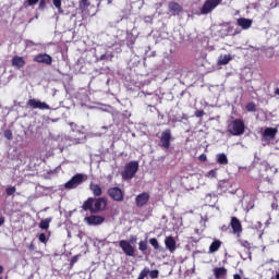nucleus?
Here are the masks:
<instances>
[{
    "label": "nucleus",
    "mask_w": 279,
    "mask_h": 279,
    "mask_svg": "<svg viewBox=\"0 0 279 279\" xmlns=\"http://www.w3.org/2000/svg\"><path fill=\"white\" fill-rule=\"evenodd\" d=\"M4 137H7L8 141H12V138H14V136L12 135V130H5Z\"/></svg>",
    "instance_id": "33"
},
{
    "label": "nucleus",
    "mask_w": 279,
    "mask_h": 279,
    "mask_svg": "<svg viewBox=\"0 0 279 279\" xmlns=\"http://www.w3.org/2000/svg\"><path fill=\"white\" fill-rule=\"evenodd\" d=\"M78 259H80V256H77V255L73 256L72 259H71V262H70L71 267H73V265H74L75 263H77Z\"/></svg>",
    "instance_id": "40"
},
{
    "label": "nucleus",
    "mask_w": 279,
    "mask_h": 279,
    "mask_svg": "<svg viewBox=\"0 0 279 279\" xmlns=\"http://www.w3.org/2000/svg\"><path fill=\"white\" fill-rule=\"evenodd\" d=\"M148 275H149V278L156 279L160 276V271L158 269L149 270Z\"/></svg>",
    "instance_id": "28"
},
{
    "label": "nucleus",
    "mask_w": 279,
    "mask_h": 279,
    "mask_svg": "<svg viewBox=\"0 0 279 279\" xmlns=\"http://www.w3.org/2000/svg\"><path fill=\"white\" fill-rule=\"evenodd\" d=\"M107 194L109 195V197L111 199H113V202H123L124 199V194H123V190H121L120 187H110L107 191Z\"/></svg>",
    "instance_id": "8"
},
{
    "label": "nucleus",
    "mask_w": 279,
    "mask_h": 279,
    "mask_svg": "<svg viewBox=\"0 0 279 279\" xmlns=\"http://www.w3.org/2000/svg\"><path fill=\"white\" fill-rule=\"evenodd\" d=\"M28 250H29V252H34V250H36V245L32 242V243L28 245Z\"/></svg>",
    "instance_id": "42"
},
{
    "label": "nucleus",
    "mask_w": 279,
    "mask_h": 279,
    "mask_svg": "<svg viewBox=\"0 0 279 279\" xmlns=\"http://www.w3.org/2000/svg\"><path fill=\"white\" fill-rule=\"evenodd\" d=\"M232 60V54H221L218 58V66H226V64H229Z\"/></svg>",
    "instance_id": "20"
},
{
    "label": "nucleus",
    "mask_w": 279,
    "mask_h": 279,
    "mask_svg": "<svg viewBox=\"0 0 279 279\" xmlns=\"http://www.w3.org/2000/svg\"><path fill=\"white\" fill-rule=\"evenodd\" d=\"M275 95H279V88L275 90Z\"/></svg>",
    "instance_id": "48"
},
{
    "label": "nucleus",
    "mask_w": 279,
    "mask_h": 279,
    "mask_svg": "<svg viewBox=\"0 0 279 279\" xmlns=\"http://www.w3.org/2000/svg\"><path fill=\"white\" fill-rule=\"evenodd\" d=\"M195 117H197L198 119L204 117V110H196L195 111Z\"/></svg>",
    "instance_id": "41"
},
{
    "label": "nucleus",
    "mask_w": 279,
    "mask_h": 279,
    "mask_svg": "<svg viewBox=\"0 0 279 279\" xmlns=\"http://www.w3.org/2000/svg\"><path fill=\"white\" fill-rule=\"evenodd\" d=\"M52 221V218H46V219H43L40 222H39V228L40 230H47L49 228V225L51 223Z\"/></svg>",
    "instance_id": "24"
},
{
    "label": "nucleus",
    "mask_w": 279,
    "mask_h": 279,
    "mask_svg": "<svg viewBox=\"0 0 279 279\" xmlns=\"http://www.w3.org/2000/svg\"><path fill=\"white\" fill-rule=\"evenodd\" d=\"M138 171V161H130L125 165L124 171L122 172L123 180H132Z\"/></svg>",
    "instance_id": "3"
},
{
    "label": "nucleus",
    "mask_w": 279,
    "mask_h": 279,
    "mask_svg": "<svg viewBox=\"0 0 279 279\" xmlns=\"http://www.w3.org/2000/svg\"><path fill=\"white\" fill-rule=\"evenodd\" d=\"M276 278L279 279V272L276 275Z\"/></svg>",
    "instance_id": "49"
},
{
    "label": "nucleus",
    "mask_w": 279,
    "mask_h": 279,
    "mask_svg": "<svg viewBox=\"0 0 279 279\" xmlns=\"http://www.w3.org/2000/svg\"><path fill=\"white\" fill-rule=\"evenodd\" d=\"M236 23L240 27H242V29H250V27H252L253 21L250 19L240 17L238 19Z\"/></svg>",
    "instance_id": "17"
},
{
    "label": "nucleus",
    "mask_w": 279,
    "mask_h": 279,
    "mask_svg": "<svg viewBox=\"0 0 279 279\" xmlns=\"http://www.w3.org/2000/svg\"><path fill=\"white\" fill-rule=\"evenodd\" d=\"M230 227L233 230V234L241 236L243 232V226L241 225V220L236 217H231Z\"/></svg>",
    "instance_id": "13"
},
{
    "label": "nucleus",
    "mask_w": 279,
    "mask_h": 279,
    "mask_svg": "<svg viewBox=\"0 0 279 279\" xmlns=\"http://www.w3.org/2000/svg\"><path fill=\"white\" fill-rule=\"evenodd\" d=\"M26 106L27 108H32L33 110H51V107L47 102H43L36 98L28 99Z\"/></svg>",
    "instance_id": "5"
},
{
    "label": "nucleus",
    "mask_w": 279,
    "mask_h": 279,
    "mask_svg": "<svg viewBox=\"0 0 279 279\" xmlns=\"http://www.w3.org/2000/svg\"><path fill=\"white\" fill-rule=\"evenodd\" d=\"M84 221L87 226H101L106 221V218L104 216L90 215L85 217Z\"/></svg>",
    "instance_id": "11"
},
{
    "label": "nucleus",
    "mask_w": 279,
    "mask_h": 279,
    "mask_svg": "<svg viewBox=\"0 0 279 279\" xmlns=\"http://www.w3.org/2000/svg\"><path fill=\"white\" fill-rule=\"evenodd\" d=\"M233 279H242V278H241V275L235 274V275H233Z\"/></svg>",
    "instance_id": "46"
},
{
    "label": "nucleus",
    "mask_w": 279,
    "mask_h": 279,
    "mask_svg": "<svg viewBox=\"0 0 279 279\" xmlns=\"http://www.w3.org/2000/svg\"><path fill=\"white\" fill-rule=\"evenodd\" d=\"M172 135H171V130L170 129H166L160 136V147L162 149H169L171 147V140H172Z\"/></svg>",
    "instance_id": "7"
},
{
    "label": "nucleus",
    "mask_w": 279,
    "mask_h": 279,
    "mask_svg": "<svg viewBox=\"0 0 279 279\" xmlns=\"http://www.w3.org/2000/svg\"><path fill=\"white\" fill-rule=\"evenodd\" d=\"M221 3V0H207L201 9L202 14H210Z\"/></svg>",
    "instance_id": "9"
},
{
    "label": "nucleus",
    "mask_w": 279,
    "mask_h": 279,
    "mask_svg": "<svg viewBox=\"0 0 279 279\" xmlns=\"http://www.w3.org/2000/svg\"><path fill=\"white\" fill-rule=\"evenodd\" d=\"M239 243L242 247L250 250V242L247 240H239Z\"/></svg>",
    "instance_id": "34"
},
{
    "label": "nucleus",
    "mask_w": 279,
    "mask_h": 279,
    "mask_svg": "<svg viewBox=\"0 0 279 279\" xmlns=\"http://www.w3.org/2000/svg\"><path fill=\"white\" fill-rule=\"evenodd\" d=\"M108 57L106 54L100 56V60H106Z\"/></svg>",
    "instance_id": "47"
},
{
    "label": "nucleus",
    "mask_w": 279,
    "mask_h": 279,
    "mask_svg": "<svg viewBox=\"0 0 279 279\" xmlns=\"http://www.w3.org/2000/svg\"><path fill=\"white\" fill-rule=\"evenodd\" d=\"M218 165H228V156L220 153L216 156Z\"/></svg>",
    "instance_id": "22"
},
{
    "label": "nucleus",
    "mask_w": 279,
    "mask_h": 279,
    "mask_svg": "<svg viewBox=\"0 0 279 279\" xmlns=\"http://www.w3.org/2000/svg\"><path fill=\"white\" fill-rule=\"evenodd\" d=\"M165 245H166V250H168L170 252V254H173V252H175L178 250L175 239L171 235L166 236Z\"/></svg>",
    "instance_id": "15"
},
{
    "label": "nucleus",
    "mask_w": 279,
    "mask_h": 279,
    "mask_svg": "<svg viewBox=\"0 0 279 279\" xmlns=\"http://www.w3.org/2000/svg\"><path fill=\"white\" fill-rule=\"evenodd\" d=\"M136 241H137L136 235H131L130 243H136Z\"/></svg>",
    "instance_id": "43"
},
{
    "label": "nucleus",
    "mask_w": 279,
    "mask_h": 279,
    "mask_svg": "<svg viewBox=\"0 0 279 279\" xmlns=\"http://www.w3.org/2000/svg\"><path fill=\"white\" fill-rule=\"evenodd\" d=\"M263 184H265L264 182H260V184L258 185V191L259 193H271V190L270 189H265L263 187Z\"/></svg>",
    "instance_id": "32"
},
{
    "label": "nucleus",
    "mask_w": 279,
    "mask_h": 279,
    "mask_svg": "<svg viewBox=\"0 0 279 279\" xmlns=\"http://www.w3.org/2000/svg\"><path fill=\"white\" fill-rule=\"evenodd\" d=\"M38 1H40V0H26L24 2V8H29L32 5H36V3H38Z\"/></svg>",
    "instance_id": "31"
},
{
    "label": "nucleus",
    "mask_w": 279,
    "mask_h": 279,
    "mask_svg": "<svg viewBox=\"0 0 279 279\" xmlns=\"http://www.w3.org/2000/svg\"><path fill=\"white\" fill-rule=\"evenodd\" d=\"M26 46L27 47H38V44L34 43V40L27 39L26 40Z\"/></svg>",
    "instance_id": "37"
},
{
    "label": "nucleus",
    "mask_w": 279,
    "mask_h": 279,
    "mask_svg": "<svg viewBox=\"0 0 279 279\" xmlns=\"http://www.w3.org/2000/svg\"><path fill=\"white\" fill-rule=\"evenodd\" d=\"M206 178H217V170H210L207 172Z\"/></svg>",
    "instance_id": "35"
},
{
    "label": "nucleus",
    "mask_w": 279,
    "mask_h": 279,
    "mask_svg": "<svg viewBox=\"0 0 279 279\" xmlns=\"http://www.w3.org/2000/svg\"><path fill=\"white\" fill-rule=\"evenodd\" d=\"M83 182H84V174L76 173L74 177L71 178V180H69L64 184V189H66L68 191L77 189V186H80V184H82Z\"/></svg>",
    "instance_id": "4"
},
{
    "label": "nucleus",
    "mask_w": 279,
    "mask_h": 279,
    "mask_svg": "<svg viewBox=\"0 0 279 279\" xmlns=\"http://www.w3.org/2000/svg\"><path fill=\"white\" fill-rule=\"evenodd\" d=\"M5 223V217L0 216V226H3Z\"/></svg>",
    "instance_id": "44"
},
{
    "label": "nucleus",
    "mask_w": 279,
    "mask_h": 279,
    "mask_svg": "<svg viewBox=\"0 0 279 279\" xmlns=\"http://www.w3.org/2000/svg\"><path fill=\"white\" fill-rule=\"evenodd\" d=\"M214 276L216 279L223 278V276H228V269L223 267L214 268Z\"/></svg>",
    "instance_id": "21"
},
{
    "label": "nucleus",
    "mask_w": 279,
    "mask_h": 279,
    "mask_svg": "<svg viewBox=\"0 0 279 279\" xmlns=\"http://www.w3.org/2000/svg\"><path fill=\"white\" fill-rule=\"evenodd\" d=\"M135 203L137 208H143V206H147L149 203V193L143 192L142 194L137 195L135 198Z\"/></svg>",
    "instance_id": "14"
},
{
    "label": "nucleus",
    "mask_w": 279,
    "mask_h": 279,
    "mask_svg": "<svg viewBox=\"0 0 279 279\" xmlns=\"http://www.w3.org/2000/svg\"><path fill=\"white\" fill-rule=\"evenodd\" d=\"M168 11L172 16H178L182 14V12H184V9L182 8V5H180V3L171 1L168 3Z\"/></svg>",
    "instance_id": "12"
},
{
    "label": "nucleus",
    "mask_w": 279,
    "mask_h": 279,
    "mask_svg": "<svg viewBox=\"0 0 279 279\" xmlns=\"http://www.w3.org/2000/svg\"><path fill=\"white\" fill-rule=\"evenodd\" d=\"M227 131L232 136H243L245 134V121L235 119L228 124Z\"/></svg>",
    "instance_id": "2"
},
{
    "label": "nucleus",
    "mask_w": 279,
    "mask_h": 279,
    "mask_svg": "<svg viewBox=\"0 0 279 279\" xmlns=\"http://www.w3.org/2000/svg\"><path fill=\"white\" fill-rule=\"evenodd\" d=\"M119 247H121L122 252L125 253L126 256L134 257L136 256V248L132 246V243L128 240L119 241Z\"/></svg>",
    "instance_id": "6"
},
{
    "label": "nucleus",
    "mask_w": 279,
    "mask_h": 279,
    "mask_svg": "<svg viewBox=\"0 0 279 279\" xmlns=\"http://www.w3.org/2000/svg\"><path fill=\"white\" fill-rule=\"evenodd\" d=\"M276 134H278L277 128H266L263 132V137L274 141V138H276Z\"/></svg>",
    "instance_id": "16"
},
{
    "label": "nucleus",
    "mask_w": 279,
    "mask_h": 279,
    "mask_svg": "<svg viewBox=\"0 0 279 279\" xmlns=\"http://www.w3.org/2000/svg\"><path fill=\"white\" fill-rule=\"evenodd\" d=\"M221 245H223V242H221V240L215 239L209 245V254H215V252H219Z\"/></svg>",
    "instance_id": "19"
},
{
    "label": "nucleus",
    "mask_w": 279,
    "mask_h": 279,
    "mask_svg": "<svg viewBox=\"0 0 279 279\" xmlns=\"http://www.w3.org/2000/svg\"><path fill=\"white\" fill-rule=\"evenodd\" d=\"M7 195L10 197V195H14L16 193V187L15 186H9L5 189Z\"/></svg>",
    "instance_id": "30"
},
{
    "label": "nucleus",
    "mask_w": 279,
    "mask_h": 279,
    "mask_svg": "<svg viewBox=\"0 0 279 279\" xmlns=\"http://www.w3.org/2000/svg\"><path fill=\"white\" fill-rule=\"evenodd\" d=\"M149 245L147 244V240H142L138 242V250L142 254H147Z\"/></svg>",
    "instance_id": "23"
},
{
    "label": "nucleus",
    "mask_w": 279,
    "mask_h": 279,
    "mask_svg": "<svg viewBox=\"0 0 279 279\" xmlns=\"http://www.w3.org/2000/svg\"><path fill=\"white\" fill-rule=\"evenodd\" d=\"M245 108L247 112H256V104L254 101L247 102Z\"/></svg>",
    "instance_id": "27"
},
{
    "label": "nucleus",
    "mask_w": 279,
    "mask_h": 279,
    "mask_svg": "<svg viewBox=\"0 0 279 279\" xmlns=\"http://www.w3.org/2000/svg\"><path fill=\"white\" fill-rule=\"evenodd\" d=\"M39 241H40V243H47V234L40 233L39 234Z\"/></svg>",
    "instance_id": "38"
},
{
    "label": "nucleus",
    "mask_w": 279,
    "mask_h": 279,
    "mask_svg": "<svg viewBox=\"0 0 279 279\" xmlns=\"http://www.w3.org/2000/svg\"><path fill=\"white\" fill-rule=\"evenodd\" d=\"M52 3L59 12H62V0H52Z\"/></svg>",
    "instance_id": "29"
},
{
    "label": "nucleus",
    "mask_w": 279,
    "mask_h": 279,
    "mask_svg": "<svg viewBox=\"0 0 279 279\" xmlns=\"http://www.w3.org/2000/svg\"><path fill=\"white\" fill-rule=\"evenodd\" d=\"M148 243H149V245H151V247H154V250H156V251L160 250V243L158 242V239L150 238Z\"/></svg>",
    "instance_id": "25"
},
{
    "label": "nucleus",
    "mask_w": 279,
    "mask_h": 279,
    "mask_svg": "<svg viewBox=\"0 0 279 279\" xmlns=\"http://www.w3.org/2000/svg\"><path fill=\"white\" fill-rule=\"evenodd\" d=\"M34 62H37L38 64H47L48 66H51V64H53V58L47 53H39L34 57Z\"/></svg>",
    "instance_id": "10"
},
{
    "label": "nucleus",
    "mask_w": 279,
    "mask_h": 279,
    "mask_svg": "<svg viewBox=\"0 0 279 279\" xmlns=\"http://www.w3.org/2000/svg\"><path fill=\"white\" fill-rule=\"evenodd\" d=\"M3 271H4L3 266H0V279H3V277L1 276L3 274Z\"/></svg>",
    "instance_id": "45"
},
{
    "label": "nucleus",
    "mask_w": 279,
    "mask_h": 279,
    "mask_svg": "<svg viewBox=\"0 0 279 279\" xmlns=\"http://www.w3.org/2000/svg\"><path fill=\"white\" fill-rule=\"evenodd\" d=\"M46 8H47V1L40 0V1H39V5H38V9H39V10H45Z\"/></svg>",
    "instance_id": "36"
},
{
    "label": "nucleus",
    "mask_w": 279,
    "mask_h": 279,
    "mask_svg": "<svg viewBox=\"0 0 279 279\" xmlns=\"http://www.w3.org/2000/svg\"><path fill=\"white\" fill-rule=\"evenodd\" d=\"M89 191H92L94 197H88L82 205V209L89 211L92 215H97V213H102L108 206V201L101 195H104V190L99 184L90 183Z\"/></svg>",
    "instance_id": "1"
},
{
    "label": "nucleus",
    "mask_w": 279,
    "mask_h": 279,
    "mask_svg": "<svg viewBox=\"0 0 279 279\" xmlns=\"http://www.w3.org/2000/svg\"><path fill=\"white\" fill-rule=\"evenodd\" d=\"M90 5L88 0H78L80 10H86Z\"/></svg>",
    "instance_id": "26"
},
{
    "label": "nucleus",
    "mask_w": 279,
    "mask_h": 279,
    "mask_svg": "<svg viewBox=\"0 0 279 279\" xmlns=\"http://www.w3.org/2000/svg\"><path fill=\"white\" fill-rule=\"evenodd\" d=\"M12 66H15V69H23V66H25V59L20 56L13 57Z\"/></svg>",
    "instance_id": "18"
},
{
    "label": "nucleus",
    "mask_w": 279,
    "mask_h": 279,
    "mask_svg": "<svg viewBox=\"0 0 279 279\" xmlns=\"http://www.w3.org/2000/svg\"><path fill=\"white\" fill-rule=\"evenodd\" d=\"M198 160L201 162H206V160H208V157L206 156V154H202V155L198 156Z\"/></svg>",
    "instance_id": "39"
}]
</instances>
